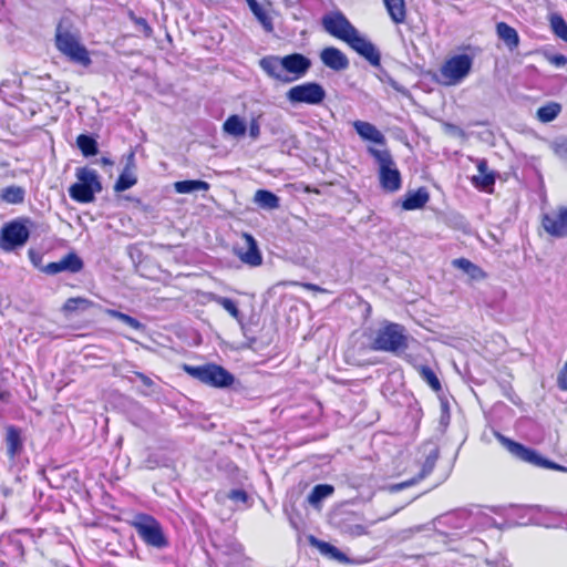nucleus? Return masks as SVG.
Returning <instances> with one entry per match:
<instances>
[{
  "label": "nucleus",
  "instance_id": "1",
  "mask_svg": "<svg viewBox=\"0 0 567 567\" xmlns=\"http://www.w3.org/2000/svg\"><path fill=\"white\" fill-rule=\"evenodd\" d=\"M323 29L333 38L347 43L353 51L363 56L371 65L379 66L381 55L375 45L360 35L355 27L340 11L322 17Z\"/></svg>",
  "mask_w": 567,
  "mask_h": 567
},
{
  "label": "nucleus",
  "instance_id": "2",
  "mask_svg": "<svg viewBox=\"0 0 567 567\" xmlns=\"http://www.w3.org/2000/svg\"><path fill=\"white\" fill-rule=\"evenodd\" d=\"M78 182L69 187L70 197L81 204H89L94 202L95 194L101 193L103 189L100 176L96 171L84 167H78L75 171Z\"/></svg>",
  "mask_w": 567,
  "mask_h": 567
},
{
  "label": "nucleus",
  "instance_id": "3",
  "mask_svg": "<svg viewBox=\"0 0 567 567\" xmlns=\"http://www.w3.org/2000/svg\"><path fill=\"white\" fill-rule=\"evenodd\" d=\"M368 153L379 165V183L381 188L388 193L399 190L402 186V177L390 151L369 146Z\"/></svg>",
  "mask_w": 567,
  "mask_h": 567
},
{
  "label": "nucleus",
  "instance_id": "4",
  "mask_svg": "<svg viewBox=\"0 0 567 567\" xmlns=\"http://www.w3.org/2000/svg\"><path fill=\"white\" fill-rule=\"evenodd\" d=\"M54 42L58 51L71 62L84 68L91 65L92 60L89 50L80 42L76 34L63 29L61 23L56 27Z\"/></svg>",
  "mask_w": 567,
  "mask_h": 567
},
{
  "label": "nucleus",
  "instance_id": "5",
  "mask_svg": "<svg viewBox=\"0 0 567 567\" xmlns=\"http://www.w3.org/2000/svg\"><path fill=\"white\" fill-rule=\"evenodd\" d=\"M182 369L193 379L213 388H228L234 384V375L224 367L215 363L203 365L183 364Z\"/></svg>",
  "mask_w": 567,
  "mask_h": 567
},
{
  "label": "nucleus",
  "instance_id": "6",
  "mask_svg": "<svg viewBox=\"0 0 567 567\" xmlns=\"http://www.w3.org/2000/svg\"><path fill=\"white\" fill-rule=\"evenodd\" d=\"M404 328L399 323L386 322L375 333L371 348L375 351L399 353L408 349Z\"/></svg>",
  "mask_w": 567,
  "mask_h": 567
},
{
  "label": "nucleus",
  "instance_id": "7",
  "mask_svg": "<svg viewBox=\"0 0 567 567\" xmlns=\"http://www.w3.org/2000/svg\"><path fill=\"white\" fill-rule=\"evenodd\" d=\"M496 439L513 456L523 462L547 470H554L558 472L567 471L565 466L543 457L534 449L527 447L524 444L516 442L501 433H496Z\"/></svg>",
  "mask_w": 567,
  "mask_h": 567
},
{
  "label": "nucleus",
  "instance_id": "8",
  "mask_svg": "<svg viewBox=\"0 0 567 567\" xmlns=\"http://www.w3.org/2000/svg\"><path fill=\"white\" fill-rule=\"evenodd\" d=\"M473 58L468 54H455L447 58L439 69L437 81L445 86L460 84L470 73Z\"/></svg>",
  "mask_w": 567,
  "mask_h": 567
},
{
  "label": "nucleus",
  "instance_id": "9",
  "mask_svg": "<svg viewBox=\"0 0 567 567\" xmlns=\"http://www.w3.org/2000/svg\"><path fill=\"white\" fill-rule=\"evenodd\" d=\"M132 526L138 537L151 547L165 548L168 546V539L164 534L161 523L148 514H138Z\"/></svg>",
  "mask_w": 567,
  "mask_h": 567
},
{
  "label": "nucleus",
  "instance_id": "10",
  "mask_svg": "<svg viewBox=\"0 0 567 567\" xmlns=\"http://www.w3.org/2000/svg\"><path fill=\"white\" fill-rule=\"evenodd\" d=\"M29 218H17L3 225L0 231V247L10 251L22 247L30 237Z\"/></svg>",
  "mask_w": 567,
  "mask_h": 567
},
{
  "label": "nucleus",
  "instance_id": "11",
  "mask_svg": "<svg viewBox=\"0 0 567 567\" xmlns=\"http://www.w3.org/2000/svg\"><path fill=\"white\" fill-rule=\"evenodd\" d=\"M286 96L291 104L318 105L326 99V91L317 82H305L290 87Z\"/></svg>",
  "mask_w": 567,
  "mask_h": 567
},
{
  "label": "nucleus",
  "instance_id": "12",
  "mask_svg": "<svg viewBox=\"0 0 567 567\" xmlns=\"http://www.w3.org/2000/svg\"><path fill=\"white\" fill-rule=\"evenodd\" d=\"M540 225L545 233L551 237H567V206H558L556 210L543 214Z\"/></svg>",
  "mask_w": 567,
  "mask_h": 567
},
{
  "label": "nucleus",
  "instance_id": "13",
  "mask_svg": "<svg viewBox=\"0 0 567 567\" xmlns=\"http://www.w3.org/2000/svg\"><path fill=\"white\" fill-rule=\"evenodd\" d=\"M241 245L234 247V252L238 259L250 267H258L262 264V256L254 236L249 233L240 235Z\"/></svg>",
  "mask_w": 567,
  "mask_h": 567
},
{
  "label": "nucleus",
  "instance_id": "14",
  "mask_svg": "<svg viewBox=\"0 0 567 567\" xmlns=\"http://www.w3.org/2000/svg\"><path fill=\"white\" fill-rule=\"evenodd\" d=\"M84 268V262L81 257L74 252L70 251L62 257L59 261L49 262L44 267H42V271L47 275H56L62 271H68L71 274H78Z\"/></svg>",
  "mask_w": 567,
  "mask_h": 567
},
{
  "label": "nucleus",
  "instance_id": "15",
  "mask_svg": "<svg viewBox=\"0 0 567 567\" xmlns=\"http://www.w3.org/2000/svg\"><path fill=\"white\" fill-rule=\"evenodd\" d=\"M281 66L282 70L292 74V78L286 79V81H293L302 78L309 71L311 61L301 53H291L281 58Z\"/></svg>",
  "mask_w": 567,
  "mask_h": 567
},
{
  "label": "nucleus",
  "instance_id": "16",
  "mask_svg": "<svg viewBox=\"0 0 567 567\" xmlns=\"http://www.w3.org/2000/svg\"><path fill=\"white\" fill-rule=\"evenodd\" d=\"M321 62L333 71H342L349 66L347 55L334 47H327L320 52Z\"/></svg>",
  "mask_w": 567,
  "mask_h": 567
},
{
  "label": "nucleus",
  "instance_id": "17",
  "mask_svg": "<svg viewBox=\"0 0 567 567\" xmlns=\"http://www.w3.org/2000/svg\"><path fill=\"white\" fill-rule=\"evenodd\" d=\"M6 453L9 460H14L23 451L22 431L16 425L6 426Z\"/></svg>",
  "mask_w": 567,
  "mask_h": 567
},
{
  "label": "nucleus",
  "instance_id": "18",
  "mask_svg": "<svg viewBox=\"0 0 567 567\" xmlns=\"http://www.w3.org/2000/svg\"><path fill=\"white\" fill-rule=\"evenodd\" d=\"M352 126L363 141H369L377 145H385L384 135L373 124L357 120L352 123Z\"/></svg>",
  "mask_w": 567,
  "mask_h": 567
},
{
  "label": "nucleus",
  "instance_id": "19",
  "mask_svg": "<svg viewBox=\"0 0 567 567\" xmlns=\"http://www.w3.org/2000/svg\"><path fill=\"white\" fill-rule=\"evenodd\" d=\"M495 32L497 38L504 42L509 51L518 48L519 35L515 28L504 21H501L496 23Z\"/></svg>",
  "mask_w": 567,
  "mask_h": 567
},
{
  "label": "nucleus",
  "instance_id": "20",
  "mask_svg": "<svg viewBox=\"0 0 567 567\" xmlns=\"http://www.w3.org/2000/svg\"><path fill=\"white\" fill-rule=\"evenodd\" d=\"M430 200V195L424 187H420L415 192H409L405 194L402 200V209L415 210L423 208Z\"/></svg>",
  "mask_w": 567,
  "mask_h": 567
},
{
  "label": "nucleus",
  "instance_id": "21",
  "mask_svg": "<svg viewBox=\"0 0 567 567\" xmlns=\"http://www.w3.org/2000/svg\"><path fill=\"white\" fill-rule=\"evenodd\" d=\"M452 265L467 274L473 280H483L487 277V274L481 267L464 257L454 259Z\"/></svg>",
  "mask_w": 567,
  "mask_h": 567
},
{
  "label": "nucleus",
  "instance_id": "22",
  "mask_svg": "<svg viewBox=\"0 0 567 567\" xmlns=\"http://www.w3.org/2000/svg\"><path fill=\"white\" fill-rule=\"evenodd\" d=\"M385 9L395 24H402L406 19V7L404 0H383Z\"/></svg>",
  "mask_w": 567,
  "mask_h": 567
},
{
  "label": "nucleus",
  "instance_id": "23",
  "mask_svg": "<svg viewBox=\"0 0 567 567\" xmlns=\"http://www.w3.org/2000/svg\"><path fill=\"white\" fill-rule=\"evenodd\" d=\"M477 169L481 176H473L471 178L475 187L486 189L495 184V175L492 172H487V162L485 159H481L477 163Z\"/></svg>",
  "mask_w": 567,
  "mask_h": 567
},
{
  "label": "nucleus",
  "instance_id": "24",
  "mask_svg": "<svg viewBox=\"0 0 567 567\" xmlns=\"http://www.w3.org/2000/svg\"><path fill=\"white\" fill-rule=\"evenodd\" d=\"M259 66L268 76L276 80H281V58L276 55H266L259 60Z\"/></svg>",
  "mask_w": 567,
  "mask_h": 567
},
{
  "label": "nucleus",
  "instance_id": "25",
  "mask_svg": "<svg viewBox=\"0 0 567 567\" xmlns=\"http://www.w3.org/2000/svg\"><path fill=\"white\" fill-rule=\"evenodd\" d=\"M249 9L256 17V19L260 22L264 30L268 33L274 32V23L271 17L267 13V11L257 2V0H246Z\"/></svg>",
  "mask_w": 567,
  "mask_h": 567
},
{
  "label": "nucleus",
  "instance_id": "26",
  "mask_svg": "<svg viewBox=\"0 0 567 567\" xmlns=\"http://www.w3.org/2000/svg\"><path fill=\"white\" fill-rule=\"evenodd\" d=\"M25 198V190L18 185H10L2 188L0 199L7 204L18 205L22 204Z\"/></svg>",
  "mask_w": 567,
  "mask_h": 567
},
{
  "label": "nucleus",
  "instance_id": "27",
  "mask_svg": "<svg viewBox=\"0 0 567 567\" xmlns=\"http://www.w3.org/2000/svg\"><path fill=\"white\" fill-rule=\"evenodd\" d=\"M209 188L210 185L207 182L200 179H186L174 183V189L178 194H188L194 190L207 192Z\"/></svg>",
  "mask_w": 567,
  "mask_h": 567
},
{
  "label": "nucleus",
  "instance_id": "28",
  "mask_svg": "<svg viewBox=\"0 0 567 567\" xmlns=\"http://www.w3.org/2000/svg\"><path fill=\"white\" fill-rule=\"evenodd\" d=\"M223 130L231 136L239 137L245 135L247 126L243 118L233 114L224 122Z\"/></svg>",
  "mask_w": 567,
  "mask_h": 567
},
{
  "label": "nucleus",
  "instance_id": "29",
  "mask_svg": "<svg viewBox=\"0 0 567 567\" xmlns=\"http://www.w3.org/2000/svg\"><path fill=\"white\" fill-rule=\"evenodd\" d=\"M561 112V105L558 102H548L538 107L536 112L537 120L542 123H549L554 121Z\"/></svg>",
  "mask_w": 567,
  "mask_h": 567
},
{
  "label": "nucleus",
  "instance_id": "30",
  "mask_svg": "<svg viewBox=\"0 0 567 567\" xmlns=\"http://www.w3.org/2000/svg\"><path fill=\"white\" fill-rule=\"evenodd\" d=\"M255 202L262 208L276 209L279 207V197L267 189H258L255 193Z\"/></svg>",
  "mask_w": 567,
  "mask_h": 567
},
{
  "label": "nucleus",
  "instance_id": "31",
  "mask_svg": "<svg viewBox=\"0 0 567 567\" xmlns=\"http://www.w3.org/2000/svg\"><path fill=\"white\" fill-rule=\"evenodd\" d=\"M417 372L422 380L427 383V385L435 392L440 393L442 391V384L436 373L429 365H419Z\"/></svg>",
  "mask_w": 567,
  "mask_h": 567
},
{
  "label": "nucleus",
  "instance_id": "32",
  "mask_svg": "<svg viewBox=\"0 0 567 567\" xmlns=\"http://www.w3.org/2000/svg\"><path fill=\"white\" fill-rule=\"evenodd\" d=\"M94 307V302L83 297H72L65 300L62 310L64 312H74L78 310H87Z\"/></svg>",
  "mask_w": 567,
  "mask_h": 567
},
{
  "label": "nucleus",
  "instance_id": "33",
  "mask_svg": "<svg viewBox=\"0 0 567 567\" xmlns=\"http://www.w3.org/2000/svg\"><path fill=\"white\" fill-rule=\"evenodd\" d=\"M334 492V487L330 484H318L316 485L310 494L308 495V502L312 505L320 503L322 499L331 496Z\"/></svg>",
  "mask_w": 567,
  "mask_h": 567
},
{
  "label": "nucleus",
  "instance_id": "34",
  "mask_svg": "<svg viewBox=\"0 0 567 567\" xmlns=\"http://www.w3.org/2000/svg\"><path fill=\"white\" fill-rule=\"evenodd\" d=\"M76 145L84 156H94L99 152L96 141L86 134H80L76 137Z\"/></svg>",
  "mask_w": 567,
  "mask_h": 567
},
{
  "label": "nucleus",
  "instance_id": "35",
  "mask_svg": "<svg viewBox=\"0 0 567 567\" xmlns=\"http://www.w3.org/2000/svg\"><path fill=\"white\" fill-rule=\"evenodd\" d=\"M105 313L107 316H110L111 318L122 321L123 323L127 324L128 327H131L134 330H143L144 329L143 323H141L136 318H134L130 315H126V313L121 312L115 309H106Z\"/></svg>",
  "mask_w": 567,
  "mask_h": 567
},
{
  "label": "nucleus",
  "instance_id": "36",
  "mask_svg": "<svg viewBox=\"0 0 567 567\" xmlns=\"http://www.w3.org/2000/svg\"><path fill=\"white\" fill-rule=\"evenodd\" d=\"M317 547L322 554L330 556L331 558L336 559L339 563L349 561V558L344 553H342L339 548L327 542H317Z\"/></svg>",
  "mask_w": 567,
  "mask_h": 567
},
{
  "label": "nucleus",
  "instance_id": "37",
  "mask_svg": "<svg viewBox=\"0 0 567 567\" xmlns=\"http://www.w3.org/2000/svg\"><path fill=\"white\" fill-rule=\"evenodd\" d=\"M550 28L557 38L567 42V23L560 14L550 17Z\"/></svg>",
  "mask_w": 567,
  "mask_h": 567
},
{
  "label": "nucleus",
  "instance_id": "38",
  "mask_svg": "<svg viewBox=\"0 0 567 567\" xmlns=\"http://www.w3.org/2000/svg\"><path fill=\"white\" fill-rule=\"evenodd\" d=\"M137 184V177L135 174L121 173L114 184V190L116 193L124 192Z\"/></svg>",
  "mask_w": 567,
  "mask_h": 567
},
{
  "label": "nucleus",
  "instance_id": "39",
  "mask_svg": "<svg viewBox=\"0 0 567 567\" xmlns=\"http://www.w3.org/2000/svg\"><path fill=\"white\" fill-rule=\"evenodd\" d=\"M213 300L223 307L234 319L239 320L240 319V311L236 305V302L227 297L221 296H215Z\"/></svg>",
  "mask_w": 567,
  "mask_h": 567
},
{
  "label": "nucleus",
  "instance_id": "40",
  "mask_svg": "<svg viewBox=\"0 0 567 567\" xmlns=\"http://www.w3.org/2000/svg\"><path fill=\"white\" fill-rule=\"evenodd\" d=\"M128 18L135 24V27L140 30V32L142 33V35L145 39H150L153 37V29L145 18L135 16V13L133 11L128 12Z\"/></svg>",
  "mask_w": 567,
  "mask_h": 567
},
{
  "label": "nucleus",
  "instance_id": "41",
  "mask_svg": "<svg viewBox=\"0 0 567 567\" xmlns=\"http://www.w3.org/2000/svg\"><path fill=\"white\" fill-rule=\"evenodd\" d=\"M426 475V472L423 471L419 476L416 477H413L411 480H408V481H404V482H401V483H398V484H393V485H390L389 486V491L391 493H396L401 489H404V488H408L410 486H413L415 485L416 483H419L422 478H424V476Z\"/></svg>",
  "mask_w": 567,
  "mask_h": 567
},
{
  "label": "nucleus",
  "instance_id": "42",
  "mask_svg": "<svg viewBox=\"0 0 567 567\" xmlns=\"http://www.w3.org/2000/svg\"><path fill=\"white\" fill-rule=\"evenodd\" d=\"M553 152L555 155L561 158H567V138L561 137L554 141L551 145Z\"/></svg>",
  "mask_w": 567,
  "mask_h": 567
},
{
  "label": "nucleus",
  "instance_id": "43",
  "mask_svg": "<svg viewBox=\"0 0 567 567\" xmlns=\"http://www.w3.org/2000/svg\"><path fill=\"white\" fill-rule=\"evenodd\" d=\"M556 382L559 390L567 391V361L559 370Z\"/></svg>",
  "mask_w": 567,
  "mask_h": 567
},
{
  "label": "nucleus",
  "instance_id": "44",
  "mask_svg": "<svg viewBox=\"0 0 567 567\" xmlns=\"http://www.w3.org/2000/svg\"><path fill=\"white\" fill-rule=\"evenodd\" d=\"M135 171H136L135 154L133 151H131L126 155L125 165H124L122 173L135 174Z\"/></svg>",
  "mask_w": 567,
  "mask_h": 567
},
{
  "label": "nucleus",
  "instance_id": "45",
  "mask_svg": "<svg viewBox=\"0 0 567 567\" xmlns=\"http://www.w3.org/2000/svg\"><path fill=\"white\" fill-rule=\"evenodd\" d=\"M228 498L235 502L246 503L248 501V494L241 488L231 489L228 494Z\"/></svg>",
  "mask_w": 567,
  "mask_h": 567
},
{
  "label": "nucleus",
  "instance_id": "46",
  "mask_svg": "<svg viewBox=\"0 0 567 567\" xmlns=\"http://www.w3.org/2000/svg\"><path fill=\"white\" fill-rule=\"evenodd\" d=\"M551 62L556 66H564L567 64V58L564 54H556L551 58Z\"/></svg>",
  "mask_w": 567,
  "mask_h": 567
},
{
  "label": "nucleus",
  "instance_id": "47",
  "mask_svg": "<svg viewBox=\"0 0 567 567\" xmlns=\"http://www.w3.org/2000/svg\"><path fill=\"white\" fill-rule=\"evenodd\" d=\"M260 133L259 124L256 121H252L249 125V134L252 138H257Z\"/></svg>",
  "mask_w": 567,
  "mask_h": 567
},
{
  "label": "nucleus",
  "instance_id": "48",
  "mask_svg": "<svg viewBox=\"0 0 567 567\" xmlns=\"http://www.w3.org/2000/svg\"><path fill=\"white\" fill-rule=\"evenodd\" d=\"M135 375L141 380V382L144 385L151 386L153 384L151 378L147 377L145 373H143V372H135Z\"/></svg>",
  "mask_w": 567,
  "mask_h": 567
},
{
  "label": "nucleus",
  "instance_id": "49",
  "mask_svg": "<svg viewBox=\"0 0 567 567\" xmlns=\"http://www.w3.org/2000/svg\"><path fill=\"white\" fill-rule=\"evenodd\" d=\"M302 288L307 289V290H311V291H318V292H322L323 289L315 284H310V282H306V284H301Z\"/></svg>",
  "mask_w": 567,
  "mask_h": 567
},
{
  "label": "nucleus",
  "instance_id": "50",
  "mask_svg": "<svg viewBox=\"0 0 567 567\" xmlns=\"http://www.w3.org/2000/svg\"><path fill=\"white\" fill-rule=\"evenodd\" d=\"M101 164L104 165V166H107V165H113V161H111L110 158L107 157H102L101 158Z\"/></svg>",
  "mask_w": 567,
  "mask_h": 567
},
{
  "label": "nucleus",
  "instance_id": "51",
  "mask_svg": "<svg viewBox=\"0 0 567 567\" xmlns=\"http://www.w3.org/2000/svg\"><path fill=\"white\" fill-rule=\"evenodd\" d=\"M10 398V392L9 391H3V392H0V400L1 401H6Z\"/></svg>",
  "mask_w": 567,
  "mask_h": 567
},
{
  "label": "nucleus",
  "instance_id": "52",
  "mask_svg": "<svg viewBox=\"0 0 567 567\" xmlns=\"http://www.w3.org/2000/svg\"><path fill=\"white\" fill-rule=\"evenodd\" d=\"M306 193H313V194H320V190L317 188H311L310 186L305 187Z\"/></svg>",
  "mask_w": 567,
  "mask_h": 567
}]
</instances>
